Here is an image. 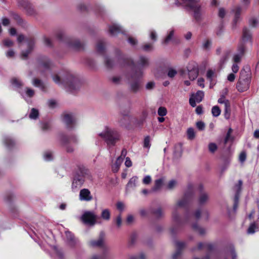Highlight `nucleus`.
Returning <instances> with one entry per match:
<instances>
[{
    "mask_svg": "<svg viewBox=\"0 0 259 259\" xmlns=\"http://www.w3.org/2000/svg\"><path fill=\"white\" fill-rule=\"evenodd\" d=\"M193 196L194 192L193 187L192 185H190L188 187L187 191L184 194L183 198L178 201L176 205L174 206L172 208V219L175 226H179L182 224L180 216L177 212L178 208L179 207H184L186 206L191 201Z\"/></svg>",
    "mask_w": 259,
    "mask_h": 259,
    "instance_id": "1",
    "label": "nucleus"
},
{
    "mask_svg": "<svg viewBox=\"0 0 259 259\" xmlns=\"http://www.w3.org/2000/svg\"><path fill=\"white\" fill-rule=\"evenodd\" d=\"M54 81L57 84H63L65 88L69 92H74L77 90L80 87V82L78 79L70 73H67L66 76L62 79L58 75L53 76Z\"/></svg>",
    "mask_w": 259,
    "mask_h": 259,
    "instance_id": "2",
    "label": "nucleus"
},
{
    "mask_svg": "<svg viewBox=\"0 0 259 259\" xmlns=\"http://www.w3.org/2000/svg\"><path fill=\"white\" fill-rule=\"evenodd\" d=\"M98 135L105 140L109 146H114L120 138L119 135L116 131L108 126H105Z\"/></svg>",
    "mask_w": 259,
    "mask_h": 259,
    "instance_id": "3",
    "label": "nucleus"
},
{
    "mask_svg": "<svg viewBox=\"0 0 259 259\" xmlns=\"http://www.w3.org/2000/svg\"><path fill=\"white\" fill-rule=\"evenodd\" d=\"M126 77L129 81L130 90L134 93L139 91L141 88V81L139 77L137 76V73L128 74L126 75Z\"/></svg>",
    "mask_w": 259,
    "mask_h": 259,
    "instance_id": "4",
    "label": "nucleus"
},
{
    "mask_svg": "<svg viewBox=\"0 0 259 259\" xmlns=\"http://www.w3.org/2000/svg\"><path fill=\"white\" fill-rule=\"evenodd\" d=\"M81 218L85 224L93 226L97 223L98 217L93 211H86L83 213Z\"/></svg>",
    "mask_w": 259,
    "mask_h": 259,
    "instance_id": "5",
    "label": "nucleus"
},
{
    "mask_svg": "<svg viewBox=\"0 0 259 259\" xmlns=\"http://www.w3.org/2000/svg\"><path fill=\"white\" fill-rule=\"evenodd\" d=\"M188 75L191 80H195L198 76L199 69L198 65L194 62H190L187 66Z\"/></svg>",
    "mask_w": 259,
    "mask_h": 259,
    "instance_id": "6",
    "label": "nucleus"
},
{
    "mask_svg": "<svg viewBox=\"0 0 259 259\" xmlns=\"http://www.w3.org/2000/svg\"><path fill=\"white\" fill-rule=\"evenodd\" d=\"M19 7L23 9L28 15H34L35 14V11L28 0H18Z\"/></svg>",
    "mask_w": 259,
    "mask_h": 259,
    "instance_id": "7",
    "label": "nucleus"
},
{
    "mask_svg": "<svg viewBox=\"0 0 259 259\" xmlns=\"http://www.w3.org/2000/svg\"><path fill=\"white\" fill-rule=\"evenodd\" d=\"M58 139L62 145L71 143L77 144L78 143V139L75 135H71L68 137L63 134H60L59 135Z\"/></svg>",
    "mask_w": 259,
    "mask_h": 259,
    "instance_id": "8",
    "label": "nucleus"
},
{
    "mask_svg": "<svg viewBox=\"0 0 259 259\" xmlns=\"http://www.w3.org/2000/svg\"><path fill=\"white\" fill-rule=\"evenodd\" d=\"M84 182V177L83 175L77 174L73 178L71 188L73 191H76L81 187Z\"/></svg>",
    "mask_w": 259,
    "mask_h": 259,
    "instance_id": "9",
    "label": "nucleus"
},
{
    "mask_svg": "<svg viewBox=\"0 0 259 259\" xmlns=\"http://www.w3.org/2000/svg\"><path fill=\"white\" fill-rule=\"evenodd\" d=\"M204 96V92L202 91H198L195 94L192 95V96L189 99V103L190 105L194 107L196 106V103H200L202 101Z\"/></svg>",
    "mask_w": 259,
    "mask_h": 259,
    "instance_id": "10",
    "label": "nucleus"
},
{
    "mask_svg": "<svg viewBox=\"0 0 259 259\" xmlns=\"http://www.w3.org/2000/svg\"><path fill=\"white\" fill-rule=\"evenodd\" d=\"M242 185V181L240 180L238 181V183L234 187V190L235 191L236 194L234 197V203L233 205V209L235 211H236L239 201V193L241 190Z\"/></svg>",
    "mask_w": 259,
    "mask_h": 259,
    "instance_id": "11",
    "label": "nucleus"
},
{
    "mask_svg": "<svg viewBox=\"0 0 259 259\" xmlns=\"http://www.w3.org/2000/svg\"><path fill=\"white\" fill-rule=\"evenodd\" d=\"M66 44L70 49L79 50L83 48V45L77 39L68 38Z\"/></svg>",
    "mask_w": 259,
    "mask_h": 259,
    "instance_id": "12",
    "label": "nucleus"
},
{
    "mask_svg": "<svg viewBox=\"0 0 259 259\" xmlns=\"http://www.w3.org/2000/svg\"><path fill=\"white\" fill-rule=\"evenodd\" d=\"M63 122L68 128H73L76 124V118L73 114H66L63 117Z\"/></svg>",
    "mask_w": 259,
    "mask_h": 259,
    "instance_id": "13",
    "label": "nucleus"
},
{
    "mask_svg": "<svg viewBox=\"0 0 259 259\" xmlns=\"http://www.w3.org/2000/svg\"><path fill=\"white\" fill-rule=\"evenodd\" d=\"M105 243V234L101 232L97 240H92L89 242V246L92 247H103Z\"/></svg>",
    "mask_w": 259,
    "mask_h": 259,
    "instance_id": "14",
    "label": "nucleus"
},
{
    "mask_svg": "<svg viewBox=\"0 0 259 259\" xmlns=\"http://www.w3.org/2000/svg\"><path fill=\"white\" fill-rule=\"evenodd\" d=\"M79 199L80 201H90L93 199V196L88 189H82L80 191Z\"/></svg>",
    "mask_w": 259,
    "mask_h": 259,
    "instance_id": "15",
    "label": "nucleus"
},
{
    "mask_svg": "<svg viewBox=\"0 0 259 259\" xmlns=\"http://www.w3.org/2000/svg\"><path fill=\"white\" fill-rule=\"evenodd\" d=\"M198 189L200 192L199 196L198 202L199 205H203L205 204L209 200V196L207 193L203 192V187L202 185L198 186Z\"/></svg>",
    "mask_w": 259,
    "mask_h": 259,
    "instance_id": "16",
    "label": "nucleus"
},
{
    "mask_svg": "<svg viewBox=\"0 0 259 259\" xmlns=\"http://www.w3.org/2000/svg\"><path fill=\"white\" fill-rule=\"evenodd\" d=\"M250 81L249 80H242L239 79V80L236 84V88L238 91L243 92L247 90L249 88V85Z\"/></svg>",
    "mask_w": 259,
    "mask_h": 259,
    "instance_id": "17",
    "label": "nucleus"
},
{
    "mask_svg": "<svg viewBox=\"0 0 259 259\" xmlns=\"http://www.w3.org/2000/svg\"><path fill=\"white\" fill-rule=\"evenodd\" d=\"M239 79L246 80L247 79L249 80V81H250L251 73L250 72L249 69L247 67L243 68L241 70Z\"/></svg>",
    "mask_w": 259,
    "mask_h": 259,
    "instance_id": "18",
    "label": "nucleus"
},
{
    "mask_svg": "<svg viewBox=\"0 0 259 259\" xmlns=\"http://www.w3.org/2000/svg\"><path fill=\"white\" fill-rule=\"evenodd\" d=\"M109 31L110 34L112 36H114L122 32L121 26L116 24H113L110 25L109 27Z\"/></svg>",
    "mask_w": 259,
    "mask_h": 259,
    "instance_id": "19",
    "label": "nucleus"
},
{
    "mask_svg": "<svg viewBox=\"0 0 259 259\" xmlns=\"http://www.w3.org/2000/svg\"><path fill=\"white\" fill-rule=\"evenodd\" d=\"M138 182V177L134 176L131 178L126 186V191H130L132 189H134L136 186Z\"/></svg>",
    "mask_w": 259,
    "mask_h": 259,
    "instance_id": "20",
    "label": "nucleus"
},
{
    "mask_svg": "<svg viewBox=\"0 0 259 259\" xmlns=\"http://www.w3.org/2000/svg\"><path fill=\"white\" fill-rule=\"evenodd\" d=\"M118 122L121 125L126 124L130 120L129 114L128 112L125 113H120L118 116Z\"/></svg>",
    "mask_w": 259,
    "mask_h": 259,
    "instance_id": "21",
    "label": "nucleus"
},
{
    "mask_svg": "<svg viewBox=\"0 0 259 259\" xmlns=\"http://www.w3.org/2000/svg\"><path fill=\"white\" fill-rule=\"evenodd\" d=\"M176 245L177 246V250L173 254L172 259H177L181 253V249L186 246V244L183 242H176Z\"/></svg>",
    "mask_w": 259,
    "mask_h": 259,
    "instance_id": "22",
    "label": "nucleus"
},
{
    "mask_svg": "<svg viewBox=\"0 0 259 259\" xmlns=\"http://www.w3.org/2000/svg\"><path fill=\"white\" fill-rule=\"evenodd\" d=\"M242 41L243 43L250 41L251 42V34L247 28H244L243 30Z\"/></svg>",
    "mask_w": 259,
    "mask_h": 259,
    "instance_id": "23",
    "label": "nucleus"
},
{
    "mask_svg": "<svg viewBox=\"0 0 259 259\" xmlns=\"http://www.w3.org/2000/svg\"><path fill=\"white\" fill-rule=\"evenodd\" d=\"M223 104L224 105V116L226 119H229L231 114L230 103L228 100L225 101Z\"/></svg>",
    "mask_w": 259,
    "mask_h": 259,
    "instance_id": "24",
    "label": "nucleus"
},
{
    "mask_svg": "<svg viewBox=\"0 0 259 259\" xmlns=\"http://www.w3.org/2000/svg\"><path fill=\"white\" fill-rule=\"evenodd\" d=\"M137 63L140 67L146 68L149 66V59L146 57L140 56Z\"/></svg>",
    "mask_w": 259,
    "mask_h": 259,
    "instance_id": "25",
    "label": "nucleus"
},
{
    "mask_svg": "<svg viewBox=\"0 0 259 259\" xmlns=\"http://www.w3.org/2000/svg\"><path fill=\"white\" fill-rule=\"evenodd\" d=\"M32 84L35 87L39 88L41 90L45 91L46 85L43 81L39 79L34 78L32 79Z\"/></svg>",
    "mask_w": 259,
    "mask_h": 259,
    "instance_id": "26",
    "label": "nucleus"
},
{
    "mask_svg": "<svg viewBox=\"0 0 259 259\" xmlns=\"http://www.w3.org/2000/svg\"><path fill=\"white\" fill-rule=\"evenodd\" d=\"M123 162L122 157H118L115 162L112 165V170L114 172H117Z\"/></svg>",
    "mask_w": 259,
    "mask_h": 259,
    "instance_id": "27",
    "label": "nucleus"
},
{
    "mask_svg": "<svg viewBox=\"0 0 259 259\" xmlns=\"http://www.w3.org/2000/svg\"><path fill=\"white\" fill-rule=\"evenodd\" d=\"M174 33H175L174 29H170L169 31V32H168L167 36L165 37V38L162 41V44L163 45H167L170 41H171L174 37Z\"/></svg>",
    "mask_w": 259,
    "mask_h": 259,
    "instance_id": "28",
    "label": "nucleus"
},
{
    "mask_svg": "<svg viewBox=\"0 0 259 259\" xmlns=\"http://www.w3.org/2000/svg\"><path fill=\"white\" fill-rule=\"evenodd\" d=\"M243 9L240 7H237L235 9L233 10L234 13V22L236 23L240 20V15L243 12Z\"/></svg>",
    "mask_w": 259,
    "mask_h": 259,
    "instance_id": "29",
    "label": "nucleus"
},
{
    "mask_svg": "<svg viewBox=\"0 0 259 259\" xmlns=\"http://www.w3.org/2000/svg\"><path fill=\"white\" fill-rule=\"evenodd\" d=\"M191 9L194 12V16L196 19L199 20L200 18L201 9L198 5L191 6Z\"/></svg>",
    "mask_w": 259,
    "mask_h": 259,
    "instance_id": "30",
    "label": "nucleus"
},
{
    "mask_svg": "<svg viewBox=\"0 0 259 259\" xmlns=\"http://www.w3.org/2000/svg\"><path fill=\"white\" fill-rule=\"evenodd\" d=\"M21 94L23 98H31L33 96L34 94V91L31 89L26 88L25 89V92L21 93Z\"/></svg>",
    "mask_w": 259,
    "mask_h": 259,
    "instance_id": "31",
    "label": "nucleus"
},
{
    "mask_svg": "<svg viewBox=\"0 0 259 259\" xmlns=\"http://www.w3.org/2000/svg\"><path fill=\"white\" fill-rule=\"evenodd\" d=\"M12 85L16 88H20L23 85V82L18 78H13L11 81Z\"/></svg>",
    "mask_w": 259,
    "mask_h": 259,
    "instance_id": "32",
    "label": "nucleus"
},
{
    "mask_svg": "<svg viewBox=\"0 0 259 259\" xmlns=\"http://www.w3.org/2000/svg\"><path fill=\"white\" fill-rule=\"evenodd\" d=\"M96 50L98 53L104 54L105 52V46L102 40H99L96 46Z\"/></svg>",
    "mask_w": 259,
    "mask_h": 259,
    "instance_id": "33",
    "label": "nucleus"
},
{
    "mask_svg": "<svg viewBox=\"0 0 259 259\" xmlns=\"http://www.w3.org/2000/svg\"><path fill=\"white\" fill-rule=\"evenodd\" d=\"M193 230L198 232L200 235H204L206 233V229L204 228L199 227L196 224L192 225Z\"/></svg>",
    "mask_w": 259,
    "mask_h": 259,
    "instance_id": "34",
    "label": "nucleus"
},
{
    "mask_svg": "<svg viewBox=\"0 0 259 259\" xmlns=\"http://www.w3.org/2000/svg\"><path fill=\"white\" fill-rule=\"evenodd\" d=\"M110 212L108 209H103L101 213V217L105 221H109L110 219Z\"/></svg>",
    "mask_w": 259,
    "mask_h": 259,
    "instance_id": "35",
    "label": "nucleus"
},
{
    "mask_svg": "<svg viewBox=\"0 0 259 259\" xmlns=\"http://www.w3.org/2000/svg\"><path fill=\"white\" fill-rule=\"evenodd\" d=\"M182 145L181 144H177L175 146L174 154L176 157H180L182 153Z\"/></svg>",
    "mask_w": 259,
    "mask_h": 259,
    "instance_id": "36",
    "label": "nucleus"
},
{
    "mask_svg": "<svg viewBox=\"0 0 259 259\" xmlns=\"http://www.w3.org/2000/svg\"><path fill=\"white\" fill-rule=\"evenodd\" d=\"M187 135L189 140H193L195 137V132L194 128L192 127L188 128L187 131Z\"/></svg>",
    "mask_w": 259,
    "mask_h": 259,
    "instance_id": "37",
    "label": "nucleus"
},
{
    "mask_svg": "<svg viewBox=\"0 0 259 259\" xmlns=\"http://www.w3.org/2000/svg\"><path fill=\"white\" fill-rule=\"evenodd\" d=\"M202 248H205L207 250H211L213 249V246L212 244L210 243H199L198 245V248L199 249H201Z\"/></svg>",
    "mask_w": 259,
    "mask_h": 259,
    "instance_id": "38",
    "label": "nucleus"
},
{
    "mask_svg": "<svg viewBox=\"0 0 259 259\" xmlns=\"http://www.w3.org/2000/svg\"><path fill=\"white\" fill-rule=\"evenodd\" d=\"M4 142L6 146L8 148H11L14 145V141L10 137H6L4 139Z\"/></svg>",
    "mask_w": 259,
    "mask_h": 259,
    "instance_id": "39",
    "label": "nucleus"
},
{
    "mask_svg": "<svg viewBox=\"0 0 259 259\" xmlns=\"http://www.w3.org/2000/svg\"><path fill=\"white\" fill-rule=\"evenodd\" d=\"M109 254L107 252H104L102 255L95 254L93 255L92 259H108Z\"/></svg>",
    "mask_w": 259,
    "mask_h": 259,
    "instance_id": "40",
    "label": "nucleus"
},
{
    "mask_svg": "<svg viewBox=\"0 0 259 259\" xmlns=\"http://www.w3.org/2000/svg\"><path fill=\"white\" fill-rule=\"evenodd\" d=\"M138 238V235L136 233H133L130 236V240L128 242V245L132 246L135 244Z\"/></svg>",
    "mask_w": 259,
    "mask_h": 259,
    "instance_id": "41",
    "label": "nucleus"
},
{
    "mask_svg": "<svg viewBox=\"0 0 259 259\" xmlns=\"http://www.w3.org/2000/svg\"><path fill=\"white\" fill-rule=\"evenodd\" d=\"M221 112V110L219 106H214L211 109V113L214 117L219 116Z\"/></svg>",
    "mask_w": 259,
    "mask_h": 259,
    "instance_id": "42",
    "label": "nucleus"
},
{
    "mask_svg": "<svg viewBox=\"0 0 259 259\" xmlns=\"http://www.w3.org/2000/svg\"><path fill=\"white\" fill-rule=\"evenodd\" d=\"M38 115L39 113L38 110L35 108H32L31 110L29 117L31 119H36L38 117Z\"/></svg>",
    "mask_w": 259,
    "mask_h": 259,
    "instance_id": "43",
    "label": "nucleus"
},
{
    "mask_svg": "<svg viewBox=\"0 0 259 259\" xmlns=\"http://www.w3.org/2000/svg\"><path fill=\"white\" fill-rule=\"evenodd\" d=\"M44 159L46 161H51L54 158V155L51 151H47L44 155Z\"/></svg>",
    "mask_w": 259,
    "mask_h": 259,
    "instance_id": "44",
    "label": "nucleus"
},
{
    "mask_svg": "<svg viewBox=\"0 0 259 259\" xmlns=\"http://www.w3.org/2000/svg\"><path fill=\"white\" fill-rule=\"evenodd\" d=\"M53 65L52 63L48 59H47L41 65V68L44 69H50Z\"/></svg>",
    "mask_w": 259,
    "mask_h": 259,
    "instance_id": "45",
    "label": "nucleus"
},
{
    "mask_svg": "<svg viewBox=\"0 0 259 259\" xmlns=\"http://www.w3.org/2000/svg\"><path fill=\"white\" fill-rule=\"evenodd\" d=\"M167 111L165 107H160L158 109L157 113L160 116H164L167 114Z\"/></svg>",
    "mask_w": 259,
    "mask_h": 259,
    "instance_id": "46",
    "label": "nucleus"
},
{
    "mask_svg": "<svg viewBox=\"0 0 259 259\" xmlns=\"http://www.w3.org/2000/svg\"><path fill=\"white\" fill-rule=\"evenodd\" d=\"M142 48L144 51H151L153 50V45L151 43L146 44L142 47Z\"/></svg>",
    "mask_w": 259,
    "mask_h": 259,
    "instance_id": "47",
    "label": "nucleus"
},
{
    "mask_svg": "<svg viewBox=\"0 0 259 259\" xmlns=\"http://www.w3.org/2000/svg\"><path fill=\"white\" fill-rule=\"evenodd\" d=\"M215 76V72L212 70H208L206 73L207 78L210 81H212L213 78Z\"/></svg>",
    "mask_w": 259,
    "mask_h": 259,
    "instance_id": "48",
    "label": "nucleus"
},
{
    "mask_svg": "<svg viewBox=\"0 0 259 259\" xmlns=\"http://www.w3.org/2000/svg\"><path fill=\"white\" fill-rule=\"evenodd\" d=\"M256 228V226L254 223L251 224L249 226V228L247 229V233L250 234H253L255 231Z\"/></svg>",
    "mask_w": 259,
    "mask_h": 259,
    "instance_id": "49",
    "label": "nucleus"
},
{
    "mask_svg": "<svg viewBox=\"0 0 259 259\" xmlns=\"http://www.w3.org/2000/svg\"><path fill=\"white\" fill-rule=\"evenodd\" d=\"M177 74V71L176 69L170 68L168 69L167 75L170 78H173Z\"/></svg>",
    "mask_w": 259,
    "mask_h": 259,
    "instance_id": "50",
    "label": "nucleus"
},
{
    "mask_svg": "<svg viewBox=\"0 0 259 259\" xmlns=\"http://www.w3.org/2000/svg\"><path fill=\"white\" fill-rule=\"evenodd\" d=\"M150 146V138L149 136H147L144 139V147L149 149Z\"/></svg>",
    "mask_w": 259,
    "mask_h": 259,
    "instance_id": "51",
    "label": "nucleus"
},
{
    "mask_svg": "<svg viewBox=\"0 0 259 259\" xmlns=\"http://www.w3.org/2000/svg\"><path fill=\"white\" fill-rule=\"evenodd\" d=\"M154 214L157 218L162 217L163 215V211L161 208H158L156 210L153 211Z\"/></svg>",
    "mask_w": 259,
    "mask_h": 259,
    "instance_id": "52",
    "label": "nucleus"
},
{
    "mask_svg": "<svg viewBox=\"0 0 259 259\" xmlns=\"http://www.w3.org/2000/svg\"><path fill=\"white\" fill-rule=\"evenodd\" d=\"M218 147L215 143H211L208 145V149L210 152L214 153L217 149Z\"/></svg>",
    "mask_w": 259,
    "mask_h": 259,
    "instance_id": "53",
    "label": "nucleus"
},
{
    "mask_svg": "<svg viewBox=\"0 0 259 259\" xmlns=\"http://www.w3.org/2000/svg\"><path fill=\"white\" fill-rule=\"evenodd\" d=\"M163 184V180L162 179H159L156 180L155 182V188L154 190H157L161 187Z\"/></svg>",
    "mask_w": 259,
    "mask_h": 259,
    "instance_id": "54",
    "label": "nucleus"
},
{
    "mask_svg": "<svg viewBox=\"0 0 259 259\" xmlns=\"http://www.w3.org/2000/svg\"><path fill=\"white\" fill-rule=\"evenodd\" d=\"M196 125L197 128L200 131H203L205 128V123L202 121L197 122Z\"/></svg>",
    "mask_w": 259,
    "mask_h": 259,
    "instance_id": "55",
    "label": "nucleus"
},
{
    "mask_svg": "<svg viewBox=\"0 0 259 259\" xmlns=\"http://www.w3.org/2000/svg\"><path fill=\"white\" fill-rule=\"evenodd\" d=\"M105 63L106 66L108 68L112 67L113 66L112 61L108 57H105Z\"/></svg>",
    "mask_w": 259,
    "mask_h": 259,
    "instance_id": "56",
    "label": "nucleus"
},
{
    "mask_svg": "<svg viewBox=\"0 0 259 259\" xmlns=\"http://www.w3.org/2000/svg\"><path fill=\"white\" fill-rule=\"evenodd\" d=\"M145 255L143 253H141L139 255H132L130 257V259H145Z\"/></svg>",
    "mask_w": 259,
    "mask_h": 259,
    "instance_id": "57",
    "label": "nucleus"
},
{
    "mask_svg": "<svg viewBox=\"0 0 259 259\" xmlns=\"http://www.w3.org/2000/svg\"><path fill=\"white\" fill-rule=\"evenodd\" d=\"M177 184V182L176 181L172 180L168 182L167 187L169 189L171 190L176 187Z\"/></svg>",
    "mask_w": 259,
    "mask_h": 259,
    "instance_id": "58",
    "label": "nucleus"
},
{
    "mask_svg": "<svg viewBox=\"0 0 259 259\" xmlns=\"http://www.w3.org/2000/svg\"><path fill=\"white\" fill-rule=\"evenodd\" d=\"M65 146V149L67 153H72L74 151V148L70 145V144L63 145Z\"/></svg>",
    "mask_w": 259,
    "mask_h": 259,
    "instance_id": "59",
    "label": "nucleus"
},
{
    "mask_svg": "<svg viewBox=\"0 0 259 259\" xmlns=\"http://www.w3.org/2000/svg\"><path fill=\"white\" fill-rule=\"evenodd\" d=\"M200 215H201V212L199 210H197L193 215H192V216H191L190 217V218L189 219H190V220H191L192 219H193V218H195V219L196 220H198L200 219Z\"/></svg>",
    "mask_w": 259,
    "mask_h": 259,
    "instance_id": "60",
    "label": "nucleus"
},
{
    "mask_svg": "<svg viewBox=\"0 0 259 259\" xmlns=\"http://www.w3.org/2000/svg\"><path fill=\"white\" fill-rule=\"evenodd\" d=\"M150 38L153 40L154 41H156L157 40V34L155 31L151 30L150 32Z\"/></svg>",
    "mask_w": 259,
    "mask_h": 259,
    "instance_id": "61",
    "label": "nucleus"
},
{
    "mask_svg": "<svg viewBox=\"0 0 259 259\" xmlns=\"http://www.w3.org/2000/svg\"><path fill=\"white\" fill-rule=\"evenodd\" d=\"M245 49V46H244V44H243L242 42L241 44H240L239 45L238 48V51L239 52L238 54H241L243 55L244 53Z\"/></svg>",
    "mask_w": 259,
    "mask_h": 259,
    "instance_id": "62",
    "label": "nucleus"
},
{
    "mask_svg": "<svg viewBox=\"0 0 259 259\" xmlns=\"http://www.w3.org/2000/svg\"><path fill=\"white\" fill-rule=\"evenodd\" d=\"M65 235H66V236L67 238V239H68V241H69L70 242H73L74 236L71 233V232H70L69 231H66L65 232Z\"/></svg>",
    "mask_w": 259,
    "mask_h": 259,
    "instance_id": "63",
    "label": "nucleus"
},
{
    "mask_svg": "<svg viewBox=\"0 0 259 259\" xmlns=\"http://www.w3.org/2000/svg\"><path fill=\"white\" fill-rule=\"evenodd\" d=\"M258 24L257 20L255 18H252L249 20V24L252 27H255Z\"/></svg>",
    "mask_w": 259,
    "mask_h": 259,
    "instance_id": "64",
    "label": "nucleus"
}]
</instances>
